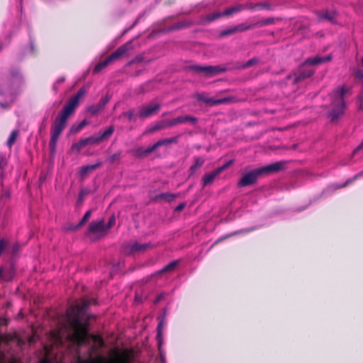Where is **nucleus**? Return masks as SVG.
I'll use <instances>...</instances> for the list:
<instances>
[{"label": "nucleus", "instance_id": "1", "mask_svg": "<svg viewBox=\"0 0 363 363\" xmlns=\"http://www.w3.org/2000/svg\"><path fill=\"white\" fill-rule=\"evenodd\" d=\"M86 91L87 89L85 86L81 87L77 94L69 99L51 125L49 147L52 153L56 150L57 140L66 128L68 118L74 113L80 99Z\"/></svg>", "mask_w": 363, "mask_h": 363}, {"label": "nucleus", "instance_id": "2", "mask_svg": "<svg viewBox=\"0 0 363 363\" xmlns=\"http://www.w3.org/2000/svg\"><path fill=\"white\" fill-rule=\"evenodd\" d=\"M89 305V301L83 300L79 303L72 306L67 312L70 325L74 329L73 336L79 345L86 342L89 340L87 324L83 323L82 319Z\"/></svg>", "mask_w": 363, "mask_h": 363}, {"label": "nucleus", "instance_id": "3", "mask_svg": "<svg viewBox=\"0 0 363 363\" xmlns=\"http://www.w3.org/2000/svg\"><path fill=\"white\" fill-rule=\"evenodd\" d=\"M285 166V162L280 161L269 164L264 167L255 169L245 173L238 182L239 187H245L256 184L258 178L262 175H268L272 173L279 172Z\"/></svg>", "mask_w": 363, "mask_h": 363}, {"label": "nucleus", "instance_id": "4", "mask_svg": "<svg viewBox=\"0 0 363 363\" xmlns=\"http://www.w3.org/2000/svg\"><path fill=\"white\" fill-rule=\"evenodd\" d=\"M331 59L332 57L330 55H328L325 57L315 56L314 57L307 58L303 65L300 67L298 70L294 73L292 75H289L288 79H291L294 84H296L305 80L306 79L309 78L315 73V70L312 68H308L307 65H318L328 62Z\"/></svg>", "mask_w": 363, "mask_h": 363}, {"label": "nucleus", "instance_id": "5", "mask_svg": "<svg viewBox=\"0 0 363 363\" xmlns=\"http://www.w3.org/2000/svg\"><path fill=\"white\" fill-rule=\"evenodd\" d=\"M350 89L345 86L339 87L335 89L331 95L332 102L330 104L331 110L328 113V117L332 122H335L344 113L346 108L345 96Z\"/></svg>", "mask_w": 363, "mask_h": 363}, {"label": "nucleus", "instance_id": "6", "mask_svg": "<svg viewBox=\"0 0 363 363\" xmlns=\"http://www.w3.org/2000/svg\"><path fill=\"white\" fill-rule=\"evenodd\" d=\"M131 49H133L132 41H128L125 44L121 45L116 51L111 53L104 61H101L95 65L93 69L94 74L99 73L107 65H108L113 61L119 59L121 57L123 56L128 50Z\"/></svg>", "mask_w": 363, "mask_h": 363}, {"label": "nucleus", "instance_id": "7", "mask_svg": "<svg viewBox=\"0 0 363 363\" xmlns=\"http://www.w3.org/2000/svg\"><path fill=\"white\" fill-rule=\"evenodd\" d=\"M188 69L201 74L205 77H211L221 73H225L227 71L226 68L220 66H201L197 65L189 66Z\"/></svg>", "mask_w": 363, "mask_h": 363}, {"label": "nucleus", "instance_id": "8", "mask_svg": "<svg viewBox=\"0 0 363 363\" xmlns=\"http://www.w3.org/2000/svg\"><path fill=\"white\" fill-rule=\"evenodd\" d=\"M115 128L113 125H110L104 132H99L98 135H91L85 138L87 145H94L99 144L102 141L108 139L113 133Z\"/></svg>", "mask_w": 363, "mask_h": 363}, {"label": "nucleus", "instance_id": "9", "mask_svg": "<svg viewBox=\"0 0 363 363\" xmlns=\"http://www.w3.org/2000/svg\"><path fill=\"white\" fill-rule=\"evenodd\" d=\"M107 232L106 224L104 220L92 221L88 228L86 234L88 235H93L98 238L104 236Z\"/></svg>", "mask_w": 363, "mask_h": 363}, {"label": "nucleus", "instance_id": "10", "mask_svg": "<svg viewBox=\"0 0 363 363\" xmlns=\"http://www.w3.org/2000/svg\"><path fill=\"white\" fill-rule=\"evenodd\" d=\"M152 246V245L150 242L139 243L135 242L128 243L124 246V253L128 255H135L137 252H145Z\"/></svg>", "mask_w": 363, "mask_h": 363}, {"label": "nucleus", "instance_id": "11", "mask_svg": "<svg viewBox=\"0 0 363 363\" xmlns=\"http://www.w3.org/2000/svg\"><path fill=\"white\" fill-rule=\"evenodd\" d=\"M161 105L158 103L150 104L146 106H141L139 107L138 116L140 118H147L153 115L157 114L160 111Z\"/></svg>", "mask_w": 363, "mask_h": 363}, {"label": "nucleus", "instance_id": "12", "mask_svg": "<svg viewBox=\"0 0 363 363\" xmlns=\"http://www.w3.org/2000/svg\"><path fill=\"white\" fill-rule=\"evenodd\" d=\"M173 127V125H172V119L170 120H162L156 123H155L153 125H152L149 130L148 132L150 133H155L157 131H160L162 130H164L168 128Z\"/></svg>", "mask_w": 363, "mask_h": 363}, {"label": "nucleus", "instance_id": "13", "mask_svg": "<svg viewBox=\"0 0 363 363\" xmlns=\"http://www.w3.org/2000/svg\"><path fill=\"white\" fill-rule=\"evenodd\" d=\"M187 122L195 123L197 122V118L194 116L187 115L179 116L177 118L172 119V125H173V126H176L177 125L185 123Z\"/></svg>", "mask_w": 363, "mask_h": 363}, {"label": "nucleus", "instance_id": "14", "mask_svg": "<svg viewBox=\"0 0 363 363\" xmlns=\"http://www.w3.org/2000/svg\"><path fill=\"white\" fill-rule=\"evenodd\" d=\"M102 165L101 162H98L96 164L82 166L81 167L79 174L82 178L86 177L89 174L96 170L97 168L100 167Z\"/></svg>", "mask_w": 363, "mask_h": 363}, {"label": "nucleus", "instance_id": "15", "mask_svg": "<svg viewBox=\"0 0 363 363\" xmlns=\"http://www.w3.org/2000/svg\"><path fill=\"white\" fill-rule=\"evenodd\" d=\"M205 160L202 157H194V163L190 167L189 169V177H193L197 172V170L201 168L204 164Z\"/></svg>", "mask_w": 363, "mask_h": 363}, {"label": "nucleus", "instance_id": "16", "mask_svg": "<svg viewBox=\"0 0 363 363\" xmlns=\"http://www.w3.org/2000/svg\"><path fill=\"white\" fill-rule=\"evenodd\" d=\"M219 175L216 169L212 171L211 172L205 174L201 179L202 186L204 188L205 186L211 184L214 181L215 178Z\"/></svg>", "mask_w": 363, "mask_h": 363}, {"label": "nucleus", "instance_id": "17", "mask_svg": "<svg viewBox=\"0 0 363 363\" xmlns=\"http://www.w3.org/2000/svg\"><path fill=\"white\" fill-rule=\"evenodd\" d=\"M180 136L181 135H178L172 138L161 139L156 143V145H157L159 148L162 146L169 145L171 144H177L179 143V138Z\"/></svg>", "mask_w": 363, "mask_h": 363}, {"label": "nucleus", "instance_id": "18", "mask_svg": "<svg viewBox=\"0 0 363 363\" xmlns=\"http://www.w3.org/2000/svg\"><path fill=\"white\" fill-rule=\"evenodd\" d=\"M335 12L326 11L318 14V20L320 21L327 20L332 23H335Z\"/></svg>", "mask_w": 363, "mask_h": 363}, {"label": "nucleus", "instance_id": "19", "mask_svg": "<svg viewBox=\"0 0 363 363\" xmlns=\"http://www.w3.org/2000/svg\"><path fill=\"white\" fill-rule=\"evenodd\" d=\"M243 10H245L244 5L239 4V5H236V6H231V7L226 9L223 13V15L225 17V16H230L233 14L239 13Z\"/></svg>", "mask_w": 363, "mask_h": 363}, {"label": "nucleus", "instance_id": "20", "mask_svg": "<svg viewBox=\"0 0 363 363\" xmlns=\"http://www.w3.org/2000/svg\"><path fill=\"white\" fill-rule=\"evenodd\" d=\"M91 210H89L87 211L83 218H82V220L79 222V223L76 225H72L70 228H68V230H77L78 228H81L82 225H84L87 221L91 217Z\"/></svg>", "mask_w": 363, "mask_h": 363}, {"label": "nucleus", "instance_id": "21", "mask_svg": "<svg viewBox=\"0 0 363 363\" xmlns=\"http://www.w3.org/2000/svg\"><path fill=\"white\" fill-rule=\"evenodd\" d=\"M89 124L86 119H84L78 124H73L69 129V134L74 135L79 133L82 128Z\"/></svg>", "mask_w": 363, "mask_h": 363}, {"label": "nucleus", "instance_id": "22", "mask_svg": "<svg viewBox=\"0 0 363 363\" xmlns=\"http://www.w3.org/2000/svg\"><path fill=\"white\" fill-rule=\"evenodd\" d=\"M221 17H224L223 12H214L205 16L203 21L206 23H210Z\"/></svg>", "mask_w": 363, "mask_h": 363}, {"label": "nucleus", "instance_id": "23", "mask_svg": "<svg viewBox=\"0 0 363 363\" xmlns=\"http://www.w3.org/2000/svg\"><path fill=\"white\" fill-rule=\"evenodd\" d=\"M179 263V260L172 261L166 266H164L159 272L165 273L174 272L176 267L178 266Z\"/></svg>", "mask_w": 363, "mask_h": 363}, {"label": "nucleus", "instance_id": "24", "mask_svg": "<svg viewBox=\"0 0 363 363\" xmlns=\"http://www.w3.org/2000/svg\"><path fill=\"white\" fill-rule=\"evenodd\" d=\"M86 146H87V143L84 138V139H81L77 143H74L72 145L71 148L72 150L76 151L77 152H79Z\"/></svg>", "mask_w": 363, "mask_h": 363}, {"label": "nucleus", "instance_id": "25", "mask_svg": "<svg viewBox=\"0 0 363 363\" xmlns=\"http://www.w3.org/2000/svg\"><path fill=\"white\" fill-rule=\"evenodd\" d=\"M275 23V19L272 17L267 18L265 19H262L261 21H259L257 22H255V27L256 28H260L268 25H272Z\"/></svg>", "mask_w": 363, "mask_h": 363}, {"label": "nucleus", "instance_id": "26", "mask_svg": "<svg viewBox=\"0 0 363 363\" xmlns=\"http://www.w3.org/2000/svg\"><path fill=\"white\" fill-rule=\"evenodd\" d=\"M236 28L237 33L238 32H244L248 30H251L255 28V23L247 25L246 23H240L235 26Z\"/></svg>", "mask_w": 363, "mask_h": 363}, {"label": "nucleus", "instance_id": "27", "mask_svg": "<svg viewBox=\"0 0 363 363\" xmlns=\"http://www.w3.org/2000/svg\"><path fill=\"white\" fill-rule=\"evenodd\" d=\"M157 197L170 203L177 198V195L171 193H162L159 194Z\"/></svg>", "mask_w": 363, "mask_h": 363}, {"label": "nucleus", "instance_id": "28", "mask_svg": "<svg viewBox=\"0 0 363 363\" xmlns=\"http://www.w3.org/2000/svg\"><path fill=\"white\" fill-rule=\"evenodd\" d=\"M18 130H14L11 133L10 136L7 140V145L9 147H11L12 145L14 144V143L16 140V138L18 136Z\"/></svg>", "mask_w": 363, "mask_h": 363}, {"label": "nucleus", "instance_id": "29", "mask_svg": "<svg viewBox=\"0 0 363 363\" xmlns=\"http://www.w3.org/2000/svg\"><path fill=\"white\" fill-rule=\"evenodd\" d=\"M258 62H259L258 59L256 57H254V58L249 60L245 63L240 65L238 67L240 69H247V68L250 67L252 65L258 63Z\"/></svg>", "mask_w": 363, "mask_h": 363}, {"label": "nucleus", "instance_id": "30", "mask_svg": "<svg viewBox=\"0 0 363 363\" xmlns=\"http://www.w3.org/2000/svg\"><path fill=\"white\" fill-rule=\"evenodd\" d=\"M121 156V151H118L117 152H116V153L113 154L112 155H111L107 159V162H109L110 164H113V163H115L116 162L120 161Z\"/></svg>", "mask_w": 363, "mask_h": 363}, {"label": "nucleus", "instance_id": "31", "mask_svg": "<svg viewBox=\"0 0 363 363\" xmlns=\"http://www.w3.org/2000/svg\"><path fill=\"white\" fill-rule=\"evenodd\" d=\"M236 33H237L236 28L234 26V27H231V28H227V29L221 31V33H220V36L222 38H225V37L233 35Z\"/></svg>", "mask_w": 363, "mask_h": 363}, {"label": "nucleus", "instance_id": "32", "mask_svg": "<svg viewBox=\"0 0 363 363\" xmlns=\"http://www.w3.org/2000/svg\"><path fill=\"white\" fill-rule=\"evenodd\" d=\"M103 108L99 104L93 105L88 108V112L91 115L94 116L101 111Z\"/></svg>", "mask_w": 363, "mask_h": 363}, {"label": "nucleus", "instance_id": "33", "mask_svg": "<svg viewBox=\"0 0 363 363\" xmlns=\"http://www.w3.org/2000/svg\"><path fill=\"white\" fill-rule=\"evenodd\" d=\"M120 117H127L129 121H132L135 117V111L133 109H130L128 111L123 112Z\"/></svg>", "mask_w": 363, "mask_h": 363}, {"label": "nucleus", "instance_id": "34", "mask_svg": "<svg viewBox=\"0 0 363 363\" xmlns=\"http://www.w3.org/2000/svg\"><path fill=\"white\" fill-rule=\"evenodd\" d=\"M235 101V98L230 96V97H225L223 99H218V105L223 104H228L230 102Z\"/></svg>", "mask_w": 363, "mask_h": 363}, {"label": "nucleus", "instance_id": "35", "mask_svg": "<svg viewBox=\"0 0 363 363\" xmlns=\"http://www.w3.org/2000/svg\"><path fill=\"white\" fill-rule=\"evenodd\" d=\"M232 164H233V160H230V161L227 162L226 163H225L224 164H223L221 167H219L217 169H216V170L220 174L223 171H224L225 169L228 168Z\"/></svg>", "mask_w": 363, "mask_h": 363}, {"label": "nucleus", "instance_id": "36", "mask_svg": "<svg viewBox=\"0 0 363 363\" xmlns=\"http://www.w3.org/2000/svg\"><path fill=\"white\" fill-rule=\"evenodd\" d=\"M157 149H158V147H157V145H156V143H155L154 145L146 148L145 150V152L146 153L147 156H148L150 154L155 152Z\"/></svg>", "mask_w": 363, "mask_h": 363}, {"label": "nucleus", "instance_id": "37", "mask_svg": "<svg viewBox=\"0 0 363 363\" xmlns=\"http://www.w3.org/2000/svg\"><path fill=\"white\" fill-rule=\"evenodd\" d=\"M257 6H258V10H259V9L270 10L271 9V6H270L269 4H268L267 2L257 3Z\"/></svg>", "mask_w": 363, "mask_h": 363}, {"label": "nucleus", "instance_id": "38", "mask_svg": "<svg viewBox=\"0 0 363 363\" xmlns=\"http://www.w3.org/2000/svg\"><path fill=\"white\" fill-rule=\"evenodd\" d=\"M115 223H116L115 216H112L109 218L108 223L106 225V228L107 231L115 225Z\"/></svg>", "mask_w": 363, "mask_h": 363}, {"label": "nucleus", "instance_id": "39", "mask_svg": "<svg viewBox=\"0 0 363 363\" xmlns=\"http://www.w3.org/2000/svg\"><path fill=\"white\" fill-rule=\"evenodd\" d=\"M244 6H245V9H249L251 11L258 10L257 4L249 3V4H247L246 5H244Z\"/></svg>", "mask_w": 363, "mask_h": 363}, {"label": "nucleus", "instance_id": "40", "mask_svg": "<svg viewBox=\"0 0 363 363\" xmlns=\"http://www.w3.org/2000/svg\"><path fill=\"white\" fill-rule=\"evenodd\" d=\"M143 60V57L142 55H137L135 57H134L133 60H131L128 65H131L133 64L139 63L141 62Z\"/></svg>", "mask_w": 363, "mask_h": 363}, {"label": "nucleus", "instance_id": "41", "mask_svg": "<svg viewBox=\"0 0 363 363\" xmlns=\"http://www.w3.org/2000/svg\"><path fill=\"white\" fill-rule=\"evenodd\" d=\"M145 149H144L143 147H138L137 150H136V155L139 157H147V155L146 153L145 152Z\"/></svg>", "mask_w": 363, "mask_h": 363}, {"label": "nucleus", "instance_id": "42", "mask_svg": "<svg viewBox=\"0 0 363 363\" xmlns=\"http://www.w3.org/2000/svg\"><path fill=\"white\" fill-rule=\"evenodd\" d=\"M12 106L11 103L8 102H0V107L4 110H9Z\"/></svg>", "mask_w": 363, "mask_h": 363}, {"label": "nucleus", "instance_id": "43", "mask_svg": "<svg viewBox=\"0 0 363 363\" xmlns=\"http://www.w3.org/2000/svg\"><path fill=\"white\" fill-rule=\"evenodd\" d=\"M218 99H214L213 98H209L206 100V104L209 106H217L218 105Z\"/></svg>", "mask_w": 363, "mask_h": 363}, {"label": "nucleus", "instance_id": "44", "mask_svg": "<svg viewBox=\"0 0 363 363\" xmlns=\"http://www.w3.org/2000/svg\"><path fill=\"white\" fill-rule=\"evenodd\" d=\"M109 99L108 96H105L102 99H101V100L99 101V104L100 105V106L104 108V106H106V104L108 103Z\"/></svg>", "mask_w": 363, "mask_h": 363}, {"label": "nucleus", "instance_id": "45", "mask_svg": "<svg viewBox=\"0 0 363 363\" xmlns=\"http://www.w3.org/2000/svg\"><path fill=\"white\" fill-rule=\"evenodd\" d=\"M9 192L7 191L4 190L3 186H0V198L3 199V198L9 197Z\"/></svg>", "mask_w": 363, "mask_h": 363}, {"label": "nucleus", "instance_id": "46", "mask_svg": "<svg viewBox=\"0 0 363 363\" xmlns=\"http://www.w3.org/2000/svg\"><path fill=\"white\" fill-rule=\"evenodd\" d=\"M196 99L198 101H203L206 104V100L208 99V97L206 96L203 94H199L196 96Z\"/></svg>", "mask_w": 363, "mask_h": 363}, {"label": "nucleus", "instance_id": "47", "mask_svg": "<svg viewBox=\"0 0 363 363\" xmlns=\"http://www.w3.org/2000/svg\"><path fill=\"white\" fill-rule=\"evenodd\" d=\"M161 327H162V323H160L158 324V325H157V337L158 342H159L160 345V338L162 337Z\"/></svg>", "mask_w": 363, "mask_h": 363}, {"label": "nucleus", "instance_id": "48", "mask_svg": "<svg viewBox=\"0 0 363 363\" xmlns=\"http://www.w3.org/2000/svg\"><path fill=\"white\" fill-rule=\"evenodd\" d=\"M251 231H252V229H242V230H238V231H235L230 235H238V234L241 233H250Z\"/></svg>", "mask_w": 363, "mask_h": 363}, {"label": "nucleus", "instance_id": "49", "mask_svg": "<svg viewBox=\"0 0 363 363\" xmlns=\"http://www.w3.org/2000/svg\"><path fill=\"white\" fill-rule=\"evenodd\" d=\"M186 206L185 203H182L175 208V211H182Z\"/></svg>", "mask_w": 363, "mask_h": 363}, {"label": "nucleus", "instance_id": "50", "mask_svg": "<svg viewBox=\"0 0 363 363\" xmlns=\"http://www.w3.org/2000/svg\"><path fill=\"white\" fill-rule=\"evenodd\" d=\"M94 340L97 341V342L100 344V345H101V347H103V346H104V342L103 339H102L101 337H99V336H95V337H94Z\"/></svg>", "mask_w": 363, "mask_h": 363}, {"label": "nucleus", "instance_id": "51", "mask_svg": "<svg viewBox=\"0 0 363 363\" xmlns=\"http://www.w3.org/2000/svg\"><path fill=\"white\" fill-rule=\"evenodd\" d=\"M357 176H355L354 178L352 180H347V182H345L342 185L340 186L339 188H342V187H345L347 186V185H349L350 184H351L353 180L356 179Z\"/></svg>", "mask_w": 363, "mask_h": 363}, {"label": "nucleus", "instance_id": "52", "mask_svg": "<svg viewBox=\"0 0 363 363\" xmlns=\"http://www.w3.org/2000/svg\"><path fill=\"white\" fill-rule=\"evenodd\" d=\"M357 176H355L354 178L352 180H347V182H345L342 185L340 186L339 188H342V187H345L347 186V185H349L350 184H351L353 180L356 179Z\"/></svg>", "mask_w": 363, "mask_h": 363}, {"label": "nucleus", "instance_id": "53", "mask_svg": "<svg viewBox=\"0 0 363 363\" xmlns=\"http://www.w3.org/2000/svg\"><path fill=\"white\" fill-rule=\"evenodd\" d=\"M363 149V142L353 151L354 154H357L359 151Z\"/></svg>", "mask_w": 363, "mask_h": 363}, {"label": "nucleus", "instance_id": "54", "mask_svg": "<svg viewBox=\"0 0 363 363\" xmlns=\"http://www.w3.org/2000/svg\"><path fill=\"white\" fill-rule=\"evenodd\" d=\"M19 250V245L18 244H15L13 246V249H12V253L13 254H15Z\"/></svg>", "mask_w": 363, "mask_h": 363}, {"label": "nucleus", "instance_id": "55", "mask_svg": "<svg viewBox=\"0 0 363 363\" xmlns=\"http://www.w3.org/2000/svg\"><path fill=\"white\" fill-rule=\"evenodd\" d=\"M65 81V77H59L57 80H56V83L57 84H60V83H62Z\"/></svg>", "mask_w": 363, "mask_h": 363}, {"label": "nucleus", "instance_id": "56", "mask_svg": "<svg viewBox=\"0 0 363 363\" xmlns=\"http://www.w3.org/2000/svg\"><path fill=\"white\" fill-rule=\"evenodd\" d=\"M162 297H163L162 294L159 295L156 299V302L160 301L162 298Z\"/></svg>", "mask_w": 363, "mask_h": 363}, {"label": "nucleus", "instance_id": "57", "mask_svg": "<svg viewBox=\"0 0 363 363\" xmlns=\"http://www.w3.org/2000/svg\"><path fill=\"white\" fill-rule=\"evenodd\" d=\"M3 277V269L2 268H0V279Z\"/></svg>", "mask_w": 363, "mask_h": 363}, {"label": "nucleus", "instance_id": "58", "mask_svg": "<svg viewBox=\"0 0 363 363\" xmlns=\"http://www.w3.org/2000/svg\"><path fill=\"white\" fill-rule=\"evenodd\" d=\"M40 363H50V362L47 359H43Z\"/></svg>", "mask_w": 363, "mask_h": 363}, {"label": "nucleus", "instance_id": "59", "mask_svg": "<svg viewBox=\"0 0 363 363\" xmlns=\"http://www.w3.org/2000/svg\"><path fill=\"white\" fill-rule=\"evenodd\" d=\"M52 89H53V90H54L55 92H57V86H56L55 84L53 85Z\"/></svg>", "mask_w": 363, "mask_h": 363}, {"label": "nucleus", "instance_id": "60", "mask_svg": "<svg viewBox=\"0 0 363 363\" xmlns=\"http://www.w3.org/2000/svg\"><path fill=\"white\" fill-rule=\"evenodd\" d=\"M4 163V161L0 159V167H1L2 164Z\"/></svg>", "mask_w": 363, "mask_h": 363}, {"label": "nucleus", "instance_id": "61", "mask_svg": "<svg viewBox=\"0 0 363 363\" xmlns=\"http://www.w3.org/2000/svg\"><path fill=\"white\" fill-rule=\"evenodd\" d=\"M362 65H363V59L362 60Z\"/></svg>", "mask_w": 363, "mask_h": 363}]
</instances>
